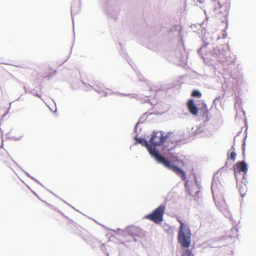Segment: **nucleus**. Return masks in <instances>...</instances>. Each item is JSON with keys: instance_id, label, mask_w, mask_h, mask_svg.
Segmentation results:
<instances>
[{"instance_id": "obj_1", "label": "nucleus", "mask_w": 256, "mask_h": 256, "mask_svg": "<svg viewBox=\"0 0 256 256\" xmlns=\"http://www.w3.org/2000/svg\"><path fill=\"white\" fill-rule=\"evenodd\" d=\"M136 140L141 144L142 146H146L150 154L152 156L159 162L162 164L168 169L172 170L177 175L180 176L183 180H186V176L184 172L177 166L172 164L170 162L162 156L154 148L150 146V144L145 140L142 138H136Z\"/></svg>"}, {"instance_id": "obj_2", "label": "nucleus", "mask_w": 256, "mask_h": 256, "mask_svg": "<svg viewBox=\"0 0 256 256\" xmlns=\"http://www.w3.org/2000/svg\"><path fill=\"white\" fill-rule=\"evenodd\" d=\"M180 224L178 234V241L182 247L188 248L191 243V233L189 228L182 222L178 219Z\"/></svg>"}, {"instance_id": "obj_3", "label": "nucleus", "mask_w": 256, "mask_h": 256, "mask_svg": "<svg viewBox=\"0 0 256 256\" xmlns=\"http://www.w3.org/2000/svg\"><path fill=\"white\" fill-rule=\"evenodd\" d=\"M166 209V205L161 204L156 208L151 214L146 215L145 218L154 222L156 224H160L164 220V215Z\"/></svg>"}, {"instance_id": "obj_4", "label": "nucleus", "mask_w": 256, "mask_h": 256, "mask_svg": "<svg viewBox=\"0 0 256 256\" xmlns=\"http://www.w3.org/2000/svg\"><path fill=\"white\" fill-rule=\"evenodd\" d=\"M171 134H165L162 131L153 132L150 140V146L154 148L162 145L170 136Z\"/></svg>"}, {"instance_id": "obj_5", "label": "nucleus", "mask_w": 256, "mask_h": 256, "mask_svg": "<svg viewBox=\"0 0 256 256\" xmlns=\"http://www.w3.org/2000/svg\"><path fill=\"white\" fill-rule=\"evenodd\" d=\"M127 232L134 238H141L144 236L142 230L134 226H129L127 228Z\"/></svg>"}, {"instance_id": "obj_6", "label": "nucleus", "mask_w": 256, "mask_h": 256, "mask_svg": "<svg viewBox=\"0 0 256 256\" xmlns=\"http://www.w3.org/2000/svg\"><path fill=\"white\" fill-rule=\"evenodd\" d=\"M187 107L189 112L194 116H196L198 114V108L194 104L192 99H190L187 102Z\"/></svg>"}, {"instance_id": "obj_7", "label": "nucleus", "mask_w": 256, "mask_h": 256, "mask_svg": "<svg viewBox=\"0 0 256 256\" xmlns=\"http://www.w3.org/2000/svg\"><path fill=\"white\" fill-rule=\"evenodd\" d=\"M10 160V157L6 151L0 146V164H6Z\"/></svg>"}, {"instance_id": "obj_8", "label": "nucleus", "mask_w": 256, "mask_h": 256, "mask_svg": "<svg viewBox=\"0 0 256 256\" xmlns=\"http://www.w3.org/2000/svg\"><path fill=\"white\" fill-rule=\"evenodd\" d=\"M56 72V70L50 66L44 68L42 72V77L44 78H50Z\"/></svg>"}, {"instance_id": "obj_9", "label": "nucleus", "mask_w": 256, "mask_h": 256, "mask_svg": "<svg viewBox=\"0 0 256 256\" xmlns=\"http://www.w3.org/2000/svg\"><path fill=\"white\" fill-rule=\"evenodd\" d=\"M234 172H241L246 173L248 170L247 164L244 162H240L236 164L234 166Z\"/></svg>"}, {"instance_id": "obj_10", "label": "nucleus", "mask_w": 256, "mask_h": 256, "mask_svg": "<svg viewBox=\"0 0 256 256\" xmlns=\"http://www.w3.org/2000/svg\"><path fill=\"white\" fill-rule=\"evenodd\" d=\"M236 154L234 152V148L232 146L230 149V152L228 153V159H230L232 161H234L236 159Z\"/></svg>"}, {"instance_id": "obj_11", "label": "nucleus", "mask_w": 256, "mask_h": 256, "mask_svg": "<svg viewBox=\"0 0 256 256\" xmlns=\"http://www.w3.org/2000/svg\"><path fill=\"white\" fill-rule=\"evenodd\" d=\"M106 90L107 89L105 88L104 86H98L96 88V90L100 94H102V96H106Z\"/></svg>"}, {"instance_id": "obj_12", "label": "nucleus", "mask_w": 256, "mask_h": 256, "mask_svg": "<svg viewBox=\"0 0 256 256\" xmlns=\"http://www.w3.org/2000/svg\"><path fill=\"white\" fill-rule=\"evenodd\" d=\"M200 110L202 112L203 115L206 116H208V111L207 106L206 104H202L200 108Z\"/></svg>"}, {"instance_id": "obj_13", "label": "nucleus", "mask_w": 256, "mask_h": 256, "mask_svg": "<svg viewBox=\"0 0 256 256\" xmlns=\"http://www.w3.org/2000/svg\"><path fill=\"white\" fill-rule=\"evenodd\" d=\"M202 96V94L198 90H194L192 94V96L196 97L198 98H200Z\"/></svg>"}, {"instance_id": "obj_14", "label": "nucleus", "mask_w": 256, "mask_h": 256, "mask_svg": "<svg viewBox=\"0 0 256 256\" xmlns=\"http://www.w3.org/2000/svg\"><path fill=\"white\" fill-rule=\"evenodd\" d=\"M182 256H194L192 254V251L189 249L186 250L184 254H182Z\"/></svg>"}, {"instance_id": "obj_15", "label": "nucleus", "mask_w": 256, "mask_h": 256, "mask_svg": "<svg viewBox=\"0 0 256 256\" xmlns=\"http://www.w3.org/2000/svg\"><path fill=\"white\" fill-rule=\"evenodd\" d=\"M218 8H220L222 7V6L220 4L219 2H218Z\"/></svg>"}, {"instance_id": "obj_16", "label": "nucleus", "mask_w": 256, "mask_h": 256, "mask_svg": "<svg viewBox=\"0 0 256 256\" xmlns=\"http://www.w3.org/2000/svg\"><path fill=\"white\" fill-rule=\"evenodd\" d=\"M214 4H216V1H214Z\"/></svg>"}]
</instances>
